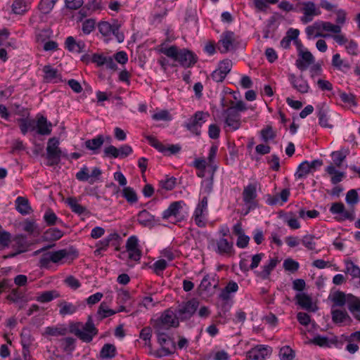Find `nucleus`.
Instances as JSON below:
<instances>
[{
  "instance_id": "nucleus-16",
  "label": "nucleus",
  "mask_w": 360,
  "mask_h": 360,
  "mask_svg": "<svg viewBox=\"0 0 360 360\" xmlns=\"http://www.w3.org/2000/svg\"><path fill=\"white\" fill-rule=\"evenodd\" d=\"M268 355L267 347L257 345L246 354L247 360H264Z\"/></svg>"
},
{
  "instance_id": "nucleus-38",
  "label": "nucleus",
  "mask_w": 360,
  "mask_h": 360,
  "mask_svg": "<svg viewBox=\"0 0 360 360\" xmlns=\"http://www.w3.org/2000/svg\"><path fill=\"white\" fill-rule=\"evenodd\" d=\"M316 238L314 235H306L302 238V245L311 251L319 252L320 250H316L315 239Z\"/></svg>"
},
{
  "instance_id": "nucleus-49",
  "label": "nucleus",
  "mask_w": 360,
  "mask_h": 360,
  "mask_svg": "<svg viewBox=\"0 0 360 360\" xmlns=\"http://www.w3.org/2000/svg\"><path fill=\"white\" fill-rule=\"evenodd\" d=\"M346 273L349 274L353 278L360 277V269L352 262H346Z\"/></svg>"
},
{
  "instance_id": "nucleus-45",
  "label": "nucleus",
  "mask_w": 360,
  "mask_h": 360,
  "mask_svg": "<svg viewBox=\"0 0 360 360\" xmlns=\"http://www.w3.org/2000/svg\"><path fill=\"white\" fill-rule=\"evenodd\" d=\"M332 301L334 303V306L337 307H342L347 303L346 295L341 291H338L334 293Z\"/></svg>"
},
{
  "instance_id": "nucleus-57",
  "label": "nucleus",
  "mask_w": 360,
  "mask_h": 360,
  "mask_svg": "<svg viewBox=\"0 0 360 360\" xmlns=\"http://www.w3.org/2000/svg\"><path fill=\"white\" fill-rule=\"evenodd\" d=\"M155 333L158 336V342L162 347L169 340V336L166 333L167 330L154 328Z\"/></svg>"
},
{
  "instance_id": "nucleus-60",
  "label": "nucleus",
  "mask_w": 360,
  "mask_h": 360,
  "mask_svg": "<svg viewBox=\"0 0 360 360\" xmlns=\"http://www.w3.org/2000/svg\"><path fill=\"white\" fill-rule=\"evenodd\" d=\"M232 61L229 59L224 60L221 61L218 65V68L219 70L224 72L226 75H227L232 68Z\"/></svg>"
},
{
  "instance_id": "nucleus-29",
  "label": "nucleus",
  "mask_w": 360,
  "mask_h": 360,
  "mask_svg": "<svg viewBox=\"0 0 360 360\" xmlns=\"http://www.w3.org/2000/svg\"><path fill=\"white\" fill-rule=\"evenodd\" d=\"M347 301L348 309L351 311L352 314L355 316L357 314L356 312L360 313V298L356 297L352 294H349L347 295Z\"/></svg>"
},
{
  "instance_id": "nucleus-43",
  "label": "nucleus",
  "mask_w": 360,
  "mask_h": 360,
  "mask_svg": "<svg viewBox=\"0 0 360 360\" xmlns=\"http://www.w3.org/2000/svg\"><path fill=\"white\" fill-rule=\"evenodd\" d=\"M58 0H41L39 8L44 14L49 13Z\"/></svg>"
},
{
  "instance_id": "nucleus-23",
  "label": "nucleus",
  "mask_w": 360,
  "mask_h": 360,
  "mask_svg": "<svg viewBox=\"0 0 360 360\" xmlns=\"http://www.w3.org/2000/svg\"><path fill=\"white\" fill-rule=\"evenodd\" d=\"M58 306L60 308L59 314L62 316L73 314L78 309L77 306L75 305L74 304H72L71 302H68L65 300H62V301L59 302L58 304Z\"/></svg>"
},
{
  "instance_id": "nucleus-21",
  "label": "nucleus",
  "mask_w": 360,
  "mask_h": 360,
  "mask_svg": "<svg viewBox=\"0 0 360 360\" xmlns=\"http://www.w3.org/2000/svg\"><path fill=\"white\" fill-rule=\"evenodd\" d=\"M66 48L71 52L82 53L84 51L85 44L83 41H76L73 37H68L65 41Z\"/></svg>"
},
{
  "instance_id": "nucleus-31",
  "label": "nucleus",
  "mask_w": 360,
  "mask_h": 360,
  "mask_svg": "<svg viewBox=\"0 0 360 360\" xmlns=\"http://www.w3.org/2000/svg\"><path fill=\"white\" fill-rule=\"evenodd\" d=\"M318 118L319 124L323 127L331 129L333 125L328 123V109L324 105L319 107Z\"/></svg>"
},
{
  "instance_id": "nucleus-42",
  "label": "nucleus",
  "mask_w": 360,
  "mask_h": 360,
  "mask_svg": "<svg viewBox=\"0 0 360 360\" xmlns=\"http://www.w3.org/2000/svg\"><path fill=\"white\" fill-rule=\"evenodd\" d=\"M123 197L129 203H135L138 200L137 195L134 190L131 187H125L122 191Z\"/></svg>"
},
{
  "instance_id": "nucleus-39",
  "label": "nucleus",
  "mask_w": 360,
  "mask_h": 360,
  "mask_svg": "<svg viewBox=\"0 0 360 360\" xmlns=\"http://www.w3.org/2000/svg\"><path fill=\"white\" fill-rule=\"evenodd\" d=\"M67 202L70 207L72 211L78 214H82L86 212V208L79 204L75 198H68Z\"/></svg>"
},
{
  "instance_id": "nucleus-52",
  "label": "nucleus",
  "mask_w": 360,
  "mask_h": 360,
  "mask_svg": "<svg viewBox=\"0 0 360 360\" xmlns=\"http://www.w3.org/2000/svg\"><path fill=\"white\" fill-rule=\"evenodd\" d=\"M332 65L335 68L340 70L342 67L349 69L350 68V65L347 63H345L343 60L340 58V55L339 53H336L333 55L332 59Z\"/></svg>"
},
{
  "instance_id": "nucleus-44",
  "label": "nucleus",
  "mask_w": 360,
  "mask_h": 360,
  "mask_svg": "<svg viewBox=\"0 0 360 360\" xmlns=\"http://www.w3.org/2000/svg\"><path fill=\"white\" fill-rule=\"evenodd\" d=\"M68 333V329L65 327H47L45 333L51 336H63Z\"/></svg>"
},
{
  "instance_id": "nucleus-22",
  "label": "nucleus",
  "mask_w": 360,
  "mask_h": 360,
  "mask_svg": "<svg viewBox=\"0 0 360 360\" xmlns=\"http://www.w3.org/2000/svg\"><path fill=\"white\" fill-rule=\"evenodd\" d=\"M256 197L257 190L255 185L250 184L244 188L243 198L245 204L252 205Z\"/></svg>"
},
{
  "instance_id": "nucleus-37",
  "label": "nucleus",
  "mask_w": 360,
  "mask_h": 360,
  "mask_svg": "<svg viewBox=\"0 0 360 360\" xmlns=\"http://www.w3.org/2000/svg\"><path fill=\"white\" fill-rule=\"evenodd\" d=\"M116 22H117L115 21L112 24H110L107 21L100 22L98 25L99 32L103 36H110L113 32L114 27L115 26Z\"/></svg>"
},
{
  "instance_id": "nucleus-6",
  "label": "nucleus",
  "mask_w": 360,
  "mask_h": 360,
  "mask_svg": "<svg viewBox=\"0 0 360 360\" xmlns=\"http://www.w3.org/2000/svg\"><path fill=\"white\" fill-rule=\"evenodd\" d=\"M199 307V302L196 299H191L182 302L178 305L176 310V316L181 321L189 319L196 311Z\"/></svg>"
},
{
  "instance_id": "nucleus-40",
  "label": "nucleus",
  "mask_w": 360,
  "mask_h": 360,
  "mask_svg": "<svg viewBox=\"0 0 360 360\" xmlns=\"http://www.w3.org/2000/svg\"><path fill=\"white\" fill-rule=\"evenodd\" d=\"M27 3L25 0H14L12 11L15 14H22L27 11Z\"/></svg>"
},
{
  "instance_id": "nucleus-2",
  "label": "nucleus",
  "mask_w": 360,
  "mask_h": 360,
  "mask_svg": "<svg viewBox=\"0 0 360 360\" xmlns=\"http://www.w3.org/2000/svg\"><path fill=\"white\" fill-rule=\"evenodd\" d=\"M160 51L167 57L178 61L184 68L192 67L198 60L197 56L192 51L185 49L179 50L176 46L161 48Z\"/></svg>"
},
{
  "instance_id": "nucleus-8",
  "label": "nucleus",
  "mask_w": 360,
  "mask_h": 360,
  "mask_svg": "<svg viewBox=\"0 0 360 360\" xmlns=\"http://www.w3.org/2000/svg\"><path fill=\"white\" fill-rule=\"evenodd\" d=\"M209 116V114L207 112L198 111L189 119L188 122L185 124V127L192 134L200 136L201 134L200 128Z\"/></svg>"
},
{
  "instance_id": "nucleus-11",
  "label": "nucleus",
  "mask_w": 360,
  "mask_h": 360,
  "mask_svg": "<svg viewBox=\"0 0 360 360\" xmlns=\"http://www.w3.org/2000/svg\"><path fill=\"white\" fill-rule=\"evenodd\" d=\"M29 246L30 243L26 236L23 235L16 236L13 240L12 245V248L15 250V251L5 255L4 257L5 259L14 257L20 253L26 252Z\"/></svg>"
},
{
  "instance_id": "nucleus-14",
  "label": "nucleus",
  "mask_w": 360,
  "mask_h": 360,
  "mask_svg": "<svg viewBox=\"0 0 360 360\" xmlns=\"http://www.w3.org/2000/svg\"><path fill=\"white\" fill-rule=\"evenodd\" d=\"M323 21L319 20L314 22L311 25H309L306 27V34L309 39L310 38H316V37H323L326 38L330 37L328 34L322 33V27H323Z\"/></svg>"
},
{
  "instance_id": "nucleus-7",
  "label": "nucleus",
  "mask_w": 360,
  "mask_h": 360,
  "mask_svg": "<svg viewBox=\"0 0 360 360\" xmlns=\"http://www.w3.org/2000/svg\"><path fill=\"white\" fill-rule=\"evenodd\" d=\"M62 151L59 148V140L57 138L49 139L46 147V158L49 160V165H58L60 161Z\"/></svg>"
},
{
  "instance_id": "nucleus-62",
  "label": "nucleus",
  "mask_w": 360,
  "mask_h": 360,
  "mask_svg": "<svg viewBox=\"0 0 360 360\" xmlns=\"http://www.w3.org/2000/svg\"><path fill=\"white\" fill-rule=\"evenodd\" d=\"M11 242V234L6 231H0V248L4 249L8 247Z\"/></svg>"
},
{
  "instance_id": "nucleus-61",
  "label": "nucleus",
  "mask_w": 360,
  "mask_h": 360,
  "mask_svg": "<svg viewBox=\"0 0 360 360\" xmlns=\"http://www.w3.org/2000/svg\"><path fill=\"white\" fill-rule=\"evenodd\" d=\"M63 345V350L65 352H72L75 349V340L73 338H65L62 340Z\"/></svg>"
},
{
  "instance_id": "nucleus-41",
  "label": "nucleus",
  "mask_w": 360,
  "mask_h": 360,
  "mask_svg": "<svg viewBox=\"0 0 360 360\" xmlns=\"http://www.w3.org/2000/svg\"><path fill=\"white\" fill-rule=\"evenodd\" d=\"M117 313L116 311L108 308L105 302H102L98 309V314L101 316L100 319H103L106 317L112 316Z\"/></svg>"
},
{
  "instance_id": "nucleus-24",
  "label": "nucleus",
  "mask_w": 360,
  "mask_h": 360,
  "mask_svg": "<svg viewBox=\"0 0 360 360\" xmlns=\"http://www.w3.org/2000/svg\"><path fill=\"white\" fill-rule=\"evenodd\" d=\"M104 143V138L103 135H98L94 139H88L84 142L85 147L94 152L97 153L98 150L101 148Z\"/></svg>"
},
{
  "instance_id": "nucleus-48",
  "label": "nucleus",
  "mask_w": 360,
  "mask_h": 360,
  "mask_svg": "<svg viewBox=\"0 0 360 360\" xmlns=\"http://www.w3.org/2000/svg\"><path fill=\"white\" fill-rule=\"evenodd\" d=\"M310 172H311V171L309 169V162L304 161L299 165L297 171L295 173V176L297 179H302Z\"/></svg>"
},
{
  "instance_id": "nucleus-19",
  "label": "nucleus",
  "mask_w": 360,
  "mask_h": 360,
  "mask_svg": "<svg viewBox=\"0 0 360 360\" xmlns=\"http://www.w3.org/2000/svg\"><path fill=\"white\" fill-rule=\"evenodd\" d=\"M300 31L297 29L290 28L285 37L281 41V46L284 49H288L290 46L291 41H297Z\"/></svg>"
},
{
  "instance_id": "nucleus-56",
  "label": "nucleus",
  "mask_w": 360,
  "mask_h": 360,
  "mask_svg": "<svg viewBox=\"0 0 360 360\" xmlns=\"http://www.w3.org/2000/svg\"><path fill=\"white\" fill-rule=\"evenodd\" d=\"M346 202L347 204L353 206L358 203L359 195L356 190L352 189L349 191L346 195Z\"/></svg>"
},
{
  "instance_id": "nucleus-12",
  "label": "nucleus",
  "mask_w": 360,
  "mask_h": 360,
  "mask_svg": "<svg viewBox=\"0 0 360 360\" xmlns=\"http://www.w3.org/2000/svg\"><path fill=\"white\" fill-rule=\"evenodd\" d=\"M226 115L225 123L227 126L230 127L233 130H237L240 127V117L238 112L233 110V108H229L224 111Z\"/></svg>"
},
{
  "instance_id": "nucleus-10",
  "label": "nucleus",
  "mask_w": 360,
  "mask_h": 360,
  "mask_svg": "<svg viewBox=\"0 0 360 360\" xmlns=\"http://www.w3.org/2000/svg\"><path fill=\"white\" fill-rule=\"evenodd\" d=\"M236 37L233 32L226 31L219 41V50L221 53H225L236 47Z\"/></svg>"
},
{
  "instance_id": "nucleus-32",
  "label": "nucleus",
  "mask_w": 360,
  "mask_h": 360,
  "mask_svg": "<svg viewBox=\"0 0 360 360\" xmlns=\"http://www.w3.org/2000/svg\"><path fill=\"white\" fill-rule=\"evenodd\" d=\"M331 314L333 321L337 324L342 323L347 320H351L350 316L345 310L333 309Z\"/></svg>"
},
{
  "instance_id": "nucleus-15",
  "label": "nucleus",
  "mask_w": 360,
  "mask_h": 360,
  "mask_svg": "<svg viewBox=\"0 0 360 360\" xmlns=\"http://www.w3.org/2000/svg\"><path fill=\"white\" fill-rule=\"evenodd\" d=\"M299 56L296 60V66L302 71L307 70L314 61L313 55L308 51H300Z\"/></svg>"
},
{
  "instance_id": "nucleus-59",
  "label": "nucleus",
  "mask_w": 360,
  "mask_h": 360,
  "mask_svg": "<svg viewBox=\"0 0 360 360\" xmlns=\"http://www.w3.org/2000/svg\"><path fill=\"white\" fill-rule=\"evenodd\" d=\"M283 267L286 271L295 272L299 269V263L289 258L284 261Z\"/></svg>"
},
{
  "instance_id": "nucleus-18",
  "label": "nucleus",
  "mask_w": 360,
  "mask_h": 360,
  "mask_svg": "<svg viewBox=\"0 0 360 360\" xmlns=\"http://www.w3.org/2000/svg\"><path fill=\"white\" fill-rule=\"evenodd\" d=\"M217 245V252L221 255H232L234 253L233 243H229L226 238H220Z\"/></svg>"
},
{
  "instance_id": "nucleus-26",
  "label": "nucleus",
  "mask_w": 360,
  "mask_h": 360,
  "mask_svg": "<svg viewBox=\"0 0 360 360\" xmlns=\"http://www.w3.org/2000/svg\"><path fill=\"white\" fill-rule=\"evenodd\" d=\"M16 210L20 214L26 215L30 213L32 209L26 198L19 196L15 200Z\"/></svg>"
},
{
  "instance_id": "nucleus-1",
  "label": "nucleus",
  "mask_w": 360,
  "mask_h": 360,
  "mask_svg": "<svg viewBox=\"0 0 360 360\" xmlns=\"http://www.w3.org/2000/svg\"><path fill=\"white\" fill-rule=\"evenodd\" d=\"M69 331L77 336L84 342H90L94 336L98 334V329L96 328L91 316H89L85 323L82 322L70 323Z\"/></svg>"
},
{
  "instance_id": "nucleus-25",
  "label": "nucleus",
  "mask_w": 360,
  "mask_h": 360,
  "mask_svg": "<svg viewBox=\"0 0 360 360\" xmlns=\"http://www.w3.org/2000/svg\"><path fill=\"white\" fill-rule=\"evenodd\" d=\"M278 262V259L276 258L271 259L269 264L263 266L262 270L261 271L257 272V276L262 279H267L271 272L276 266Z\"/></svg>"
},
{
  "instance_id": "nucleus-3",
  "label": "nucleus",
  "mask_w": 360,
  "mask_h": 360,
  "mask_svg": "<svg viewBox=\"0 0 360 360\" xmlns=\"http://www.w3.org/2000/svg\"><path fill=\"white\" fill-rule=\"evenodd\" d=\"M179 319L174 314L171 310L165 311L162 315L154 321L153 328L161 330H168L172 327L176 328L179 325Z\"/></svg>"
},
{
  "instance_id": "nucleus-58",
  "label": "nucleus",
  "mask_w": 360,
  "mask_h": 360,
  "mask_svg": "<svg viewBox=\"0 0 360 360\" xmlns=\"http://www.w3.org/2000/svg\"><path fill=\"white\" fill-rule=\"evenodd\" d=\"M96 21L94 19H87L82 24V31L84 34H89L95 29Z\"/></svg>"
},
{
  "instance_id": "nucleus-36",
  "label": "nucleus",
  "mask_w": 360,
  "mask_h": 360,
  "mask_svg": "<svg viewBox=\"0 0 360 360\" xmlns=\"http://www.w3.org/2000/svg\"><path fill=\"white\" fill-rule=\"evenodd\" d=\"M326 171L329 174L333 175L331 177V182L333 184H337L340 182L345 176L344 172L337 171L335 166L332 164L327 167Z\"/></svg>"
},
{
  "instance_id": "nucleus-35",
  "label": "nucleus",
  "mask_w": 360,
  "mask_h": 360,
  "mask_svg": "<svg viewBox=\"0 0 360 360\" xmlns=\"http://www.w3.org/2000/svg\"><path fill=\"white\" fill-rule=\"evenodd\" d=\"M338 342L337 338H334L333 339H328L327 337L317 335L314 338L311 340V342L319 345L320 347H330L331 345L336 344Z\"/></svg>"
},
{
  "instance_id": "nucleus-33",
  "label": "nucleus",
  "mask_w": 360,
  "mask_h": 360,
  "mask_svg": "<svg viewBox=\"0 0 360 360\" xmlns=\"http://www.w3.org/2000/svg\"><path fill=\"white\" fill-rule=\"evenodd\" d=\"M60 297V293L57 290H48L41 293L37 297V300L41 303L49 302L55 298Z\"/></svg>"
},
{
  "instance_id": "nucleus-46",
  "label": "nucleus",
  "mask_w": 360,
  "mask_h": 360,
  "mask_svg": "<svg viewBox=\"0 0 360 360\" xmlns=\"http://www.w3.org/2000/svg\"><path fill=\"white\" fill-rule=\"evenodd\" d=\"M279 357L281 360H292L295 352L289 346H285L280 349Z\"/></svg>"
},
{
  "instance_id": "nucleus-20",
  "label": "nucleus",
  "mask_w": 360,
  "mask_h": 360,
  "mask_svg": "<svg viewBox=\"0 0 360 360\" xmlns=\"http://www.w3.org/2000/svg\"><path fill=\"white\" fill-rule=\"evenodd\" d=\"M290 82L293 87L302 94L308 92L309 85L306 80H304L302 76L296 77L295 75L290 76Z\"/></svg>"
},
{
  "instance_id": "nucleus-5",
  "label": "nucleus",
  "mask_w": 360,
  "mask_h": 360,
  "mask_svg": "<svg viewBox=\"0 0 360 360\" xmlns=\"http://www.w3.org/2000/svg\"><path fill=\"white\" fill-rule=\"evenodd\" d=\"M296 8L299 11L303 13L300 20L304 24L311 22L314 16L321 14L320 10L316 7V4L312 1L298 2Z\"/></svg>"
},
{
  "instance_id": "nucleus-54",
  "label": "nucleus",
  "mask_w": 360,
  "mask_h": 360,
  "mask_svg": "<svg viewBox=\"0 0 360 360\" xmlns=\"http://www.w3.org/2000/svg\"><path fill=\"white\" fill-rule=\"evenodd\" d=\"M43 71L45 74L44 78L47 81H51L53 79H56L58 76L57 70L52 68L50 65H45L43 68Z\"/></svg>"
},
{
  "instance_id": "nucleus-17",
  "label": "nucleus",
  "mask_w": 360,
  "mask_h": 360,
  "mask_svg": "<svg viewBox=\"0 0 360 360\" xmlns=\"http://www.w3.org/2000/svg\"><path fill=\"white\" fill-rule=\"evenodd\" d=\"M139 223L145 227H152L155 224V216L147 210H143L139 212L137 216Z\"/></svg>"
},
{
  "instance_id": "nucleus-34",
  "label": "nucleus",
  "mask_w": 360,
  "mask_h": 360,
  "mask_svg": "<svg viewBox=\"0 0 360 360\" xmlns=\"http://www.w3.org/2000/svg\"><path fill=\"white\" fill-rule=\"evenodd\" d=\"M63 236V232L58 229H49L43 234V239L46 241H54L60 239Z\"/></svg>"
},
{
  "instance_id": "nucleus-47",
  "label": "nucleus",
  "mask_w": 360,
  "mask_h": 360,
  "mask_svg": "<svg viewBox=\"0 0 360 360\" xmlns=\"http://www.w3.org/2000/svg\"><path fill=\"white\" fill-rule=\"evenodd\" d=\"M20 336L22 348H30L34 341V338L32 337L30 331L23 330Z\"/></svg>"
},
{
  "instance_id": "nucleus-28",
  "label": "nucleus",
  "mask_w": 360,
  "mask_h": 360,
  "mask_svg": "<svg viewBox=\"0 0 360 360\" xmlns=\"http://www.w3.org/2000/svg\"><path fill=\"white\" fill-rule=\"evenodd\" d=\"M349 153V149L345 148H342L340 150L333 152L331 153V156L333 158V164L336 167H340Z\"/></svg>"
},
{
  "instance_id": "nucleus-30",
  "label": "nucleus",
  "mask_w": 360,
  "mask_h": 360,
  "mask_svg": "<svg viewBox=\"0 0 360 360\" xmlns=\"http://www.w3.org/2000/svg\"><path fill=\"white\" fill-rule=\"evenodd\" d=\"M116 355V348L114 345L105 344L100 351V358L103 359H112Z\"/></svg>"
},
{
  "instance_id": "nucleus-51",
  "label": "nucleus",
  "mask_w": 360,
  "mask_h": 360,
  "mask_svg": "<svg viewBox=\"0 0 360 360\" xmlns=\"http://www.w3.org/2000/svg\"><path fill=\"white\" fill-rule=\"evenodd\" d=\"M23 230L30 234L38 235L39 231L34 221L26 220L24 222Z\"/></svg>"
},
{
  "instance_id": "nucleus-63",
  "label": "nucleus",
  "mask_w": 360,
  "mask_h": 360,
  "mask_svg": "<svg viewBox=\"0 0 360 360\" xmlns=\"http://www.w3.org/2000/svg\"><path fill=\"white\" fill-rule=\"evenodd\" d=\"M176 184V179L174 177L167 179L165 180H162L160 181V185L162 188L165 189L166 191L172 190Z\"/></svg>"
},
{
  "instance_id": "nucleus-13",
  "label": "nucleus",
  "mask_w": 360,
  "mask_h": 360,
  "mask_svg": "<svg viewBox=\"0 0 360 360\" xmlns=\"http://www.w3.org/2000/svg\"><path fill=\"white\" fill-rule=\"evenodd\" d=\"M295 300L297 304L307 311H316L317 309V307L313 303L311 297L304 292L297 293L295 295Z\"/></svg>"
},
{
  "instance_id": "nucleus-4",
  "label": "nucleus",
  "mask_w": 360,
  "mask_h": 360,
  "mask_svg": "<svg viewBox=\"0 0 360 360\" xmlns=\"http://www.w3.org/2000/svg\"><path fill=\"white\" fill-rule=\"evenodd\" d=\"M70 253V251L67 249L45 252L41 255L39 259V266L42 268H48L50 262L62 264V259L68 257Z\"/></svg>"
},
{
  "instance_id": "nucleus-9",
  "label": "nucleus",
  "mask_w": 360,
  "mask_h": 360,
  "mask_svg": "<svg viewBox=\"0 0 360 360\" xmlns=\"http://www.w3.org/2000/svg\"><path fill=\"white\" fill-rule=\"evenodd\" d=\"M185 205L184 201H175L172 202L169 207L163 212L162 219H168L173 217L176 219V221L184 220L185 216L182 213V210Z\"/></svg>"
},
{
  "instance_id": "nucleus-55",
  "label": "nucleus",
  "mask_w": 360,
  "mask_h": 360,
  "mask_svg": "<svg viewBox=\"0 0 360 360\" xmlns=\"http://www.w3.org/2000/svg\"><path fill=\"white\" fill-rule=\"evenodd\" d=\"M145 137L148 141L149 143L158 151L162 153L166 151V147H165L155 137L150 135H147Z\"/></svg>"
},
{
  "instance_id": "nucleus-64",
  "label": "nucleus",
  "mask_w": 360,
  "mask_h": 360,
  "mask_svg": "<svg viewBox=\"0 0 360 360\" xmlns=\"http://www.w3.org/2000/svg\"><path fill=\"white\" fill-rule=\"evenodd\" d=\"M104 156L107 158H119L118 155V148H117L114 146H109L105 147L103 150Z\"/></svg>"
},
{
  "instance_id": "nucleus-27",
  "label": "nucleus",
  "mask_w": 360,
  "mask_h": 360,
  "mask_svg": "<svg viewBox=\"0 0 360 360\" xmlns=\"http://www.w3.org/2000/svg\"><path fill=\"white\" fill-rule=\"evenodd\" d=\"M37 133L41 135H49L51 133V124L48 123L47 120L44 116L38 118L37 122Z\"/></svg>"
},
{
  "instance_id": "nucleus-50",
  "label": "nucleus",
  "mask_w": 360,
  "mask_h": 360,
  "mask_svg": "<svg viewBox=\"0 0 360 360\" xmlns=\"http://www.w3.org/2000/svg\"><path fill=\"white\" fill-rule=\"evenodd\" d=\"M260 134L264 142H268L269 140H272L276 137V133L273 131L271 126H266L260 131Z\"/></svg>"
},
{
  "instance_id": "nucleus-53",
  "label": "nucleus",
  "mask_w": 360,
  "mask_h": 360,
  "mask_svg": "<svg viewBox=\"0 0 360 360\" xmlns=\"http://www.w3.org/2000/svg\"><path fill=\"white\" fill-rule=\"evenodd\" d=\"M323 31L333 32L334 34H340L341 32V26L339 25H334L330 22L323 21Z\"/></svg>"
}]
</instances>
